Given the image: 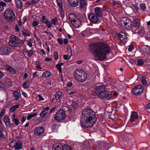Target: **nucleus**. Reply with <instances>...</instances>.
Masks as SVG:
<instances>
[{
  "label": "nucleus",
  "mask_w": 150,
  "mask_h": 150,
  "mask_svg": "<svg viewBox=\"0 0 150 150\" xmlns=\"http://www.w3.org/2000/svg\"><path fill=\"white\" fill-rule=\"evenodd\" d=\"M15 29H16V30L18 32L19 31V28H18V25L17 24H16V25H15Z\"/></svg>",
  "instance_id": "nucleus-63"
},
{
  "label": "nucleus",
  "mask_w": 150,
  "mask_h": 150,
  "mask_svg": "<svg viewBox=\"0 0 150 150\" xmlns=\"http://www.w3.org/2000/svg\"><path fill=\"white\" fill-rule=\"evenodd\" d=\"M57 42L60 44L62 45L63 43L62 40L60 38H58L57 40Z\"/></svg>",
  "instance_id": "nucleus-52"
},
{
  "label": "nucleus",
  "mask_w": 150,
  "mask_h": 150,
  "mask_svg": "<svg viewBox=\"0 0 150 150\" xmlns=\"http://www.w3.org/2000/svg\"><path fill=\"white\" fill-rule=\"evenodd\" d=\"M94 11L98 17H101L102 16V8L99 7H96L94 9Z\"/></svg>",
  "instance_id": "nucleus-18"
},
{
  "label": "nucleus",
  "mask_w": 150,
  "mask_h": 150,
  "mask_svg": "<svg viewBox=\"0 0 150 150\" xmlns=\"http://www.w3.org/2000/svg\"><path fill=\"white\" fill-rule=\"evenodd\" d=\"M143 90V88L142 86L138 85L133 89V93L136 95H139L142 93Z\"/></svg>",
  "instance_id": "nucleus-10"
},
{
  "label": "nucleus",
  "mask_w": 150,
  "mask_h": 150,
  "mask_svg": "<svg viewBox=\"0 0 150 150\" xmlns=\"http://www.w3.org/2000/svg\"><path fill=\"white\" fill-rule=\"evenodd\" d=\"M19 39L15 36L12 35L10 37V40L9 42L10 46L13 47H16L19 44Z\"/></svg>",
  "instance_id": "nucleus-9"
},
{
  "label": "nucleus",
  "mask_w": 150,
  "mask_h": 150,
  "mask_svg": "<svg viewBox=\"0 0 150 150\" xmlns=\"http://www.w3.org/2000/svg\"><path fill=\"white\" fill-rule=\"evenodd\" d=\"M23 34L25 36H30L29 34L28 33L24 32L23 31Z\"/></svg>",
  "instance_id": "nucleus-57"
},
{
  "label": "nucleus",
  "mask_w": 150,
  "mask_h": 150,
  "mask_svg": "<svg viewBox=\"0 0 150 150\" xmlns=\"http://www.w3.org/2000/svg\"><path fill=\"white\" fill-rule=\"evenodd\" d=\"M4 122L6 127H11V123L9 118L6 116L4 117Z\"/></svg>",
  "instance_id": "nucleus-20"
},
{
  "label": "nucleus",
  "mask_w": 150,
  "mask_h": 150,
  "mask_svg": "<svg viewBox=\"0 0 150 150\" xmlns=\"http://www.w3.org/2000/svg\"><path fill=\"white\" fill-rule=\"evenodd\" d=\"M56 109V107H53L52 109H51L50 110V112H54L55 110Z\"/></svg>",
  "instance_id": "nucleus-56"
},
{
  "label": "nucleus",
  "mask_w": 150,
  "mask_h": 150,
  "mask_svg": "<svg viewBox=\"0 0 150 150\" xmlns=\"http://www.w3.org/2000/svg\"><path fill=\"white\" fill-rule=\"evenodd\" d=\"M26 118L25 117L23 116L22 117L21 121L22 122V123H23L24 122Z\"/></svg>",
  "instance_id": "nucleus-61"
},
{
  "label": "nucleus",
  "mask_w": 150,
  "mask_h": 150,
  "mask_svg": "<svg viewBox=\"0 0 150 150\" xmlns=\"http://www.w3.org/2000/svg\"><path fill=\"white\" fill-rule=\"evenodd\" d=\"M133 48L134 47L133 46H129V48H128V51L129 52H132Z\"/></svg>",
  "instance_id": "nucleus-53"
},
{
  "label": "nucleus",
  "mask_w": 150,
  "mask_h": 150,
  "mask_svg": "<svg viewBox=\"0 0 150 150\" xmlns=\"http://www.w3.org/2000/svg\"><path fill=\"white\" fill-rule=\"evenodd\" d=\"M142 82L144 85H146L147 84V82L146 80H142Z\"/></svg>",
  "instance_id": "nucleus-58"
},
{
  "label": "nucleus",
  "mask_w": 150,
  "mask_h": 150,
  "mask_svg": "<svg viewBox=\"0 0 150 150\" xmlns=\"http://www.w3.org/2000/svg\"><path fill=\"white\" fill-rule=\"evenodd\" d=\"M32 24L34 26H36L38 25V23L37 21H33V22Z\"/></svg>",
  "instance_id": "nucleus-50"
},
{
  "label": "nucleus",
  "mask_w": 150,
  "mask_h": 150,
  "mask_svg": "<svg viewBox=\"0 0 150 150\" xmlns=\"http://www.w3.org/2000/svg\"><path fill=\"white\" fill-rule=\"evenodd\" d=\"M4 16L5 18L9 22H12L16 19L15 13L12 10L8 9L5 10Z\"/></svg>",
  "instance_id": "nucleus-6"
},
{
  "label": "nucleus",
  "mask_w": 150,
  "mask_h": 150,
  "mask_svg": "<svg viewBox=\"0 0 150 150\" xmlns=\"http://www.w3.org/2000/svg\"><path fill=\"white\" fill-rule=\"evenodd\" d=\"M57 6L59 8V10L60 12H62L63 8L62 0H57Z\"/></svg>",
  "instance_id": "nucleus-26"
},
{
  "label": "nucleus",
  "mask_w": 150,
  "mask_h": 150,
  "mask_svg": "<svg viewBox=\"0 0 150 150\" xmlns=\"http://www.w3.org/2000/svg\"><path fill=\"white\" fill-rule=\"evenodd\" d=\"M11 52V48L9 47L3 46L0 48V52L4 55H8Z\"/></svg>",
  "instance_id": "nucleus-12"
},
{
  "label": "nucleus",
  "mask_w": 150,
  "mask_h": 150,
  "mask_svg": "<svg viewBox=\"0 0 150 150\" xmlns=\"http://www.w3.org/2000/svg\"><path fill=\"white\" fill-rule=\"evenodd\" d=\"M16 109H15V108L13 106L11 107L10 108V111H11V112H14V111H15Z\"/></svg>",
  "instance_id": "nucleus-55"
},
{
  "label": "nucleus",
  "mask_w": 150,
  "mask_h": 150,
  "mask_svg": "<svg viewBox=\"0 0 150 150\" xmlns=\"http://www.w3.org/2000/svg\"><path fill=\"white\" fill-rule=\"evenodd\" d=\"M76 92L75 91H71L69 92V95H71L73 94H76Z\"/></svg>",
  "instance_id": "nucleus-62"
},
{
  "label": "nucleus",
  "mask_w": 150,
  "mask_h": 150,
  "mask_svg": "<svg viewBox=\"0 0 150 150\" xmlns=\"http://www.w3.org/2000/svg\"><path fill=\"white\" fill-rule=\"evenodd\" d=\"M89 49L96 59L99 61H102L105 58L110 50L109 46L103 43L91 44Z\"/></svg>",
  "instance_id": "nucleus-1"
},
{
  "label": "nucleus",
  "mask_w": 150,
  "mask_h": 150,
  "mask_svg": "<svg viewBox=\"0 0 150 150\" xmlns=\"http://www.w3.org/2000/svg\"><path fill=\"white\" fill-rule=\"evenodd\" d=\"M3 129L0 130V138L5 137L4 135L3 132Z\"/></svg>",
  "instance_id": "nucleus-48"
},
{
  "label": "nucleus",
  "mask_w": 150,
  "mask_h": 150,
  "mask_svg": "<svg viewBox=\"0 0 150 150\" xmlns=\"http://www.w3.org/2000/svg\"><path fill=\"white\" fill-rule=\"evenodd\" d=\"M45 129L42 127H35L34 130V134L35 135L40 136L44 132Z\"/></svg>",
  "instance_id": "nucleus-14"
},
{
  "label": "nucleus",
  "mask_w": 150,
  "mask_h": 150,
  "mask_svg": "<svg viewBox=\"0 0 150 150\" xmlns=\"http://www.w3.org/2000/svg\"><path fill=\"white\" fill-rule=\"evenodd\" d=\"M49 28H51V22L48 20H46L45 23Z\"/></svg>",
  "instance_id": "nucleus-38"
},
{
  "label": "nucleus",
  "mask_w": 150,
  "mask_h": 150,
  "mask_svg": "<svg viewBox=\"0 0 150 150\" xmlns=\"http://www.w3.org/2000/svg\"><path fill=\"white\" fill-rule=\"evenodd\" d=\"M138 117L137 113L134 111H132L131 112L129 120L130 122H133L137 119Z\"/></svg>",
  "instance_id": "nucleus-16"
},
{
  "label": "nucleus",
  "mask_w": 150,
  "mask_h": 150,
  "mask_svg": "<svg viewBox=\"0 0 150 150\" xmlns=\"http://www.w3.org/2000/svg\"><path fill=\"white\" fill-rule=\"evenodd\" d=\"M82 112L83 114H87L88 115L93 117H94V115L95 114V112L91 109H85Z\"/></svg>",
  "instance_id": "nucleus-19"
},
{
  "label": "nucleus",
  "mask_w": 150,
  "mask_h": 150,
  "mask_svg": "<svg viewBox=\"0 0 150 150\" xmlns=\"http://www.w3.org/2000/svg\"><path fill=\"white\" fill-rule=\"evenodd\" d=\"M109 117L112 120H114V119H117L118 117L117 115L116 114H109Z\"/></svg>",
  "instance_id": "nucleus-31"
},
{
  "label": "nucleus",
  "mask_w": 150,
  "mask_h": 150,
  "mask_svg": "<svg viewBox=\"0 0 150 150\" xmlns=\"http://www.w3.org/2000/svg\"><path fill=\"white\" fill-rule=\"evenodd\" d=\"M74 75L75 79L80 82H83L87 79L86 74L82 69H78L75 70Z\"/></svg>",
  "instance_id": "nucleus-4"
},
{
  "label": "nucleus",
  "mask_w": 150,
  "mask_h": 150,
  "mask_svg": "<svg viewBox=\"0 0 150 150\" xmlns=\"http://www.w3.org/2000/svg\"><path fill=\"white\" fill-rule=\"evenodd\" d=\"M54 57L55 59L57 60L58 59V54L57 51H55L54 52Z\"/></svg>",
  "instance_id": "nucleus-41"
},
{
  "label": "nucleus",
  "mask_w": 150,
  "mask_h": 150,
  "mask_svg": "<svg viewBox=\"0 0 150 150\" xmlns=\"http://www.w3.org/2000/svg\"><path fill=\"white\" fill-rule=\"evenodd\" d=\"M37 115V113H34L32 114H29L28 115L27 117V120H29L33 118V117Z\"/></svg>",
  "instance_id": "nucleus-36"
},
{
  "label": "nucleus",
  "mask_w": 150,
  "mask_h": 150,
  "mask_svg": "<svg viewBox=\"0 0 150 150\" xmlns=\"http://www.w3.org/2000/svg\"><path fill=\"white\" fill-rule=\"evenodd\" d=\"M53 150H71L70 148L67 145L64 147L61 145H58L57 144H54L52 146Z\"/></svg>",
  "instance_id": "nucleus-13"
},
{
  "label": "nucleus",
  "mask_w": 150,
  "mask_h": 150,
  "mask_svg": "<svg viewBox=\"0 0 150 150\" xmlns=\"http://www.w3.org/2000/svg\"><path fill=\"white\" fill-rule=\"evenodd\" d=\"M15 3L17 7L19 9H21L23 8V4L21 0H15Z\"/></svg>",
  "instance_id": "nucleus-22"
},
{
  "label": "nucleus",
  "mask_w": 150,
  "mask_h": 150,
  "mask_svg": "<svg viewBox=\"0 0 150 150\" xmlns=\"http://www.w3.org/2000/svg\"><path fill=\"white\" fill-rule=\"evenodd\" d=\"M64 42L65 44H67L68 43V40L67 39H64Z\"/></svg>",
  "instance_id": "nucleus-64"
},
{
  "label": "nucleus",
  "mask_w": 150,
  "mask_h": 150,
  "mask_svg": "<svg viewBox=\"0 0 150 150\" xmlns=\"http://www.w3.org/2000/svg\"><path fill=\"white\" fill-rule=\"evenodd\" d=\"M30 82L29 81H26L23 84V86L24 88H28L29 87Z\"/></svg>",
  "instance_id": "nucleus-33"
},
{
  "label": "nucleus",
  "mask_w": 150,
  "mask_h": 150,
  "mask_svg": "<svg viewBox=\"0 0 150 150\" xmlns=\"http://www.w3.org/2000/svg\"><path fill=\"white\" fill-rule=\"evenodd\" d=\"M144 63V62L143 59H138L137 60V64L139 66L143 65Z\"/></svg>",
  "instance_id": "nucleus-35"
},
{
  "label": "nucleus",
  "mask_w": 150,
  "mask_h": 150,
  "mask_svg": "<svg viewBox=\"0 0 150 150\" xmlns=\"http://www.w3.org/2000/svg\"><path fill=\"white\" fill-rule=\"evenodd\" d=\"M56 67L58 69L60 73H62V68L61 67V66H60V64H57L56 66Z\"/></svg>",
  "instance_id": "nucleus-45"
},
{
  "label": "nucleus",
  "mask_w": 150,
  "mask_h": 150,
  "mask_svg": "<svg viewBox=\"0 0 150 150\" xmlns=\"http://www.w3.org/2000/svg\"><path fill=\"white\" fill-rule=\"evenodd\" d=\"M31 2L33 4H37L39 3V1L38 0H31Z\"/></svg>",
  "instance_id": "nucleus-54"
},
{
  "label": "nucleus",
  "mask_w": 150,
  "mask_h": 150,
  "mask_svg": "<svg viewBox=\"0 0 150 150\" xmlns=\"http://www.w3.org/2000/svg\"><path fill=\"white\" fill-rule=\"evenodd\" d=\"M4 67L6 69L10 71L11 74H15L16 73V71L13 68L8 65H5Z\"/></svg>",
  "instance_id": "nucleus-21"
},
{
  "label": "nucleus",
  "mask_w": 150,
  "mask_h": 150,
  "mask_svg": "<svg viewBox=\"0 0 150 150\" xmlns=\"http://www.w3.org/2000/svg\"><path fill=\"white\" fill-rule=\"evenodd\" d=\"M5 112V110L4 109H3L1 110V112L0 113V117L3 116Z\"/></svg>",
  "instance_id": "nucleus-47"
},
{
  "label": "nucleus",
  "mask_w": 150,
  "mask_h": 150,
  "mask_svg": "<svg viewBox=\"0 0 150 150\" xmlns=\"http://www.w3.org/2000/svg\"><path fill=\"white\" fill-rule=\"evenodd\" d=\"M120 23L121 25H124L126 28H130L132 27V21L129 18L127 17L121 18Z\"/></svg>",
  "instance_id": "nucleus-8"
},
{
  "label": "nucleus",
  "mask_w": 150,
  "mask_h": 150,
  "mask_svg": "<svg viewBox=\"0 0 150 150\" xmlns=\"http://www.w3.org/2000/svg\"><path fill=\"white\" fill-rule=\"evenodd\" d=\"M94 89L95 93L100 98L106 100L111 97L110 92L106 90L105 86L102 85L96 86Z\"/></svg>",
  "instance_id": "nucleus-3"
},
{
  "label": "nucleus",
  "mask_w": 150,
  "mask_h": 150,
  "mask_svg": "<svg viewBox=\"0 0 150 150\" xmlns=\"http://www.w3.org/2000/svg\"><path fill=\"white\" fill-rule=\"evenodd\" d=\"M62 95V93L60 91H58L55 94V99L57 100L60 98Z\"/></svg>",
  "instance_id": "nucleus-30"
},
{
  "label": "nucleus",
  "mask_w": 150,
  "mask_h": 150,
  "mask_svg": "<svg viewBox=\"0 0 150 150\" xmlns=\"http://www.w3.org/2000/svg\"><path fill=\"white\" fill-rule=\"evenodd\" d=\"M6 4L5 2L0 1V12L3 11L4 9V7L6 6Z\"/></svg>",
  "instance_id": "nucleus-29"
},
{
  "label": "nucleus",
  "mask_w": 150,
  "mask_h": 150,
  "mask_svg": "<svg viewBox=\"0 0 150 150\" xmlns=\"http://www.w3.org/2000/svg\"><path fill=\"white\" fill-rule=\"evenodd\" d=\"M140 25V20L137 18H134L133 21V26L136 28H138Z\"/></svg>",
  "instance_id": "nucleus-17"
},
{
  "label": "nucleus",
  "mask_w": 150,
  "mask_h": 150,
  "mask_svg": "<svg viewBox=\"0 0 150 150\" xmlns=\"http://www.w3.org/2000/svg\"><path fill=\"white\" fill-rule=\"evenodd\" d=\"M49 109L50 108L49 107H47L44 108L43 109V110L40 113V116L42 117H44L48 113Z\"/></svg>",
  "instance_id": "nucleus-23"
},
{
  "label": "nucleus",
  "mask_w": 150,
  "mask_h": 150,
  "mask_svg": "<svg viewBox=\"0 0 150 150\" xmlns=\"http://www.w3.org/2000/svg\"><path fill=\"white\" fill-rule=\"evenodd\" d=\"M69 4L73 7H76L78 4V2L77 0H68Z\"/></svg>",
  "instance_id": "nucleus-24"
},
{
  "label": "nucleus",
  "mask_w": 150,
  "mask_h": 150,
  "mask_svg": "<svg viewBox=\"0 0 150 150\" xmlns=\"http://www.w3.org/2000/svg\"><path fill=\"white\" fill-rule=\"evenodd\" d=\"M144 33H145L143 29H141L138 32V33L141 36L143 35Z\"/></svg>",
  "instance_id": "nucleus-49"
},
{
  "label": "nucleus",
  "mask_w": 150,
  "mask_h": 150,
  "mask_svg": "<svg viewBox=\"0 0 150 150\" xmlns=\"http://www.w3.org/2000/svg\"><path fill=\"white\" fill-rule=\"evenodd\" d=\"M67 51L68 54L71 56L72 54V50L70 48H67Z\"/></svg>",
  "instance_id": "nucleus-42"
},
{
  "label": "nucleus",
  "mask_w": 150,
  "mask_h": 150,
  "mask_svg": "<svg viewBox=\"0 0 150 150\" xmlns=\"http://www.w3.org/2000/svg\"><path fill=\"white\" fill-rule=\"evenodd\" d=\"M145 38L146 40L149 41L150 40V34H149L148 35V36L146 37Z\"/></svg>",
  "instance_id": "nucleus-60"
},
{
  "label": "nucleus",
  "mask_w": 150,
  "mask_h": 150,
  "mask_svg": "<svg viewBox=\"0 0 150 150\" xmlns=\"http://www.w3.org/2000/svg\"><path fill=\"white\" fill-rule=\"evenodd\" d=\"M26 53H28V56L29 57H31L33 54V51L31 50L26 52Z\"/></svg>",
  "instance_id": "nucleus-44"
},
{
  "label": "nucleus",
  "mask_w": 150,
  "mask_h": 150,
  "mask_svg": "<svg viewBox=\"0 0 150 150\" xmlns=\"http://www.w3.org/2000/svg\"><path fill=\"white\" fill-rule=\"evenodd\" d=\"M96 119L95 115L93 117L82 112L81 124L84 127H91L95 123Z\"/></svg>",
  "instance_id": "nucleus-2"
},
{
  "label": "nucleus",
  "mask_w": 150,
  "mask_h": 150,
  "mask_svg": "<svg viewBox=\"0 0 150 150\" xmlns=\"http://www.w3.org/2000/svg\"><path fill=\"white\" fill-rule=\"evenodd\" d=\"M12 121L15 123L16 125H17L19 124L18 120L16 118H13Z\"/></svg>",
  "instance_id": "nucleus-39"
},
{
  "label": "nucleus",
  "mask_w": 150,
  "mask_h": 150,
  "mask_svg": "<svg viewBox=\"0 0 150 150\" xmlns=\"http://www.w3.org/2000/svg\"><path fill=\"white\" fill-rule=\"evenodd\" d=\"M51 73L48 71H44L42 74V77L44 78H47L50 76Z\"/></svg>",
  "instance_id": "nucleus-28"
},
{
  "label": "nucleus",
  "mask_w": 150,
  "mask_h": 150,
  "mask_svg": "<svg viewBox=\"0 0 150 150\" xmlns=\"http://www.w3.org/2000/svg\"><path fill=\"white\" fill-rule=\"evenodd\" d=\"M21 96V93L19 91H15L13 93V96L15 97H19Z\"/></svg>",
  "instance_id": "nucleus-32"
},
{
  "label": "nucleus",
  "mask_w": 150,
  "mask_h": 150,
  "mask_svg": "<svg viewBox=\"0 0 150 150\" xmlns=\"http://www.w3.org/2000/svg\"><path fill=\"white\" fill-rule=\"evenodd\" d=\"M98 16L94 13H90L88 16V18L90 21L94 23H96L98 22Z\"/></svg>",
  "instance_id": "nucleus-11"
},
{
  "label": "nucleus",
  "mask_w": 150,
  "mask_h": 150,
  "mask_svg": "<svg viewBox=\"0 0 150 150\" xmlns=\"http://www.w3.org/2000/svg\"><path fill=\"white\" fill-rule=\"evenodd\" d=\"M140 8L142 11H144L146 8V4L144 3H142L140 4Z\"/></svg>",
  "instance_id": "nucleus-34"
},
{
  "label": "nucleus",
  "mask_w": 150,
  "mask_h": 150,
  "mask_svg": "<svg viewBox=\"0 0 150 150\" xmlns=\"http://www.w3.org/2000/svg\"><path fill=\"white\" fill-rule=\"evenodd\" d=\"M72 106L73 107L74 109H76L78 106V104L77 102L75 101L73 102L71 104Z\"/></svg>",
  "instance_id": "nucleus-40"
},
{
  "label": "nucleus",
  "mask_w": 150,
  "mask_h": 150,
  "mask_svg": "<svg viewBox=\"0 0 150 150\" xmlns=\"http://www.w3.org/2000/svg\"><path fill=\"white\" fill-rule=\"evenodd\" d=\"M37 71H36L35 72L33 73V78L37 77L39 76V75H38L37 74Z\"/></svg>",
  "instance_id": "nucleus-51"
},
{
  "label": "nucleus",
  "mask_w": 150,
  "mask_h": 150,
  "mask_svg": "<svg viewBox=\"0 0 150 150\" xmlns=\"http://www.w3.org/2000/svg\"><path fill=\"white\" fill-rule=\"evenodd\" d=\"M14 146L15 149L16 150H19L22 149V144L21 143H16L15 144Z\"/></svg>",
  "instance_id": "nucleus-25"
},
{
  "label": "nucleus",
  "mask_w": 150,
  "mask_h": 150,
  "mask_svg": "<svg viewBox=\"0 0 150 150\" xmlns=\"http://www.w3.org/2000/svg\"><path fill=\"white\" fill-rule=\"evenodd\" d=\"M69 20L71 24L75 28L80 27L81 24V21L78 19L76 15L74 13H71L68 16Z\"/></svg>",
  "instance_id": "nucleus-5"
},
{
  "label": "nucleus",
  "mask_w": 150,
  "mask_h": 150,
  "mask_svg": "<svg viewBox=\"0 0 150 150\" xmlns=\"http://www.w3.org/2000/svg\"><path fill=\"white\" fill-rule=\"evenodd\" d=\"M13 143V140H11L10 142L9 145L10 147H12V146H13L14 145L12 144V143Z\"/></svg>",
  "instance_id": "nucleus-59"
},
{
  "label": "nucleus",
  "mask_w": 150,
  "mask_h": 150,
  "mask_svg": "<svg viewBox=\"0 0 150 150\" xmlns=\"http://www.w3.org/2000/svg\"><path fill=\"white\" fill-rule=\"evenodd\" d=\"M47 20L46 19L45 16H42L41 21L42 23H45Z\"/></svg>",
  "instance_id": "nucleus-46"
},
{
  "label": "nucleus",
  "mask_w": 150,
  "mask_h": 150,
  "mask_svg": "<svg viewBox=\"0 0 150 150\" xmlns=\"http://www.w3.org/2000/svg\"><path fill=\"white\" fill-rule=\"evenodd\" d=\"M80 8H83L86 7L87 5V3L85 0H80Z\"/></svg>",
  "instance_id": "nucleus-27"
},
{
  "label": "nucleus",
  "mask_w": 150,
  "mask_h": 150,
  "mask_svg": "<svg viewBox=\"0 0 150 150\" xmlns=\"http://www.w3.org/2000/svg\"><path fill=\"white\" fill-rule=\"evenodd\" d=\"M118 36L120 40L123 42H126L127 40V38L126 34L124 32H121L119 33Z\"/></svg>",
  "instance_id": "nucleus-15"
},
{
  "label": "nucleus",
  "mask_w": 150,
  "mask_h": 150,
  "mask_svg": "<svg viewBox=\"0 0 150 150\" xmlns=\"http://www.w3.org/2000/svg\"><path fill=\"white\" fill-rule=\"evenodd\" d=\"M71 56L68 55V54L66 55H63V58L64 59L66 60H68L70 58Z\"/></svg>",
  "instance_id": "nucleus-43"
},
{
  "label": "nucleus",
  "mask_w": 150,
  "mask_h": 150,
  "mask_svg": "<svg viewBox=\"0 0 150 150\" xmlns=\"http://www.w3.org/2000/svg\"><path fill=\"white\" fill-rule=\"evenodd\" d=\"M65 111L63 109L58 110L55 114L54 118L58 122L63 121L66 117Z\"/></svg>",
  "instance_id": "nucleus-7"
},
{
  "label": "nucleus",
  "mask_w": 150,
  "mask_h": 150,
  "mask_svg": "<svg viewBox=\"0 0 150 150\" xmlns=\"http://www.w3.org/2000/svg\"><path fill=\"white\" fill-rule=\"evenodd\" d=\"M58 21L56 17H55L53 19L51 20V23L52 24L56 25V23Z\"/></svg>",
  "instance_id": "nucleus-37"
}]
</instances>
